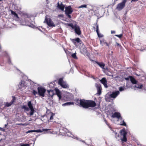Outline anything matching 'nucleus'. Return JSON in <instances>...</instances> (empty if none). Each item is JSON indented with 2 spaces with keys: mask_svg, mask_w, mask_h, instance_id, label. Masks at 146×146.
<instances>
[{
  "mask_svg": "<svg viewBox=\"0 0 146 146\" xmlns=\"http://www.w3.org/2000/svg\"><path fill=\"white\" fill-rule=\"evenodd\" d=\"M74 29L75 33L78 35H80L81 34V31L79 27L77 25L75 26L73 29Z\"/></svg>",
  "mask_w": 146,
  "mask_h": 146,
  "instance_id": "9d476101",
  "label": "nucleus"
},
{
  "mask_svg": "<svg viewBox=\"0 0 146 146\" xmlns=\"http://www.w3.org/2000/svg\"><path fill=\"white\" fill-rule=\"evenodd\" d=\"M21 146H29L30 145L29 144H20Z\"/></svg>",
  "mask_w": 146,
  "mask_h": 146,
  "instance_id": "e433bc0d",
  "label": "nucleus"
},
{
  "mask_svg": "<svg viewBox=\"0 0 146 146\" xmlns=\"http://www.w3.org/2000/svg\"><path fill=\"white\" fill-rule=\"evenodd\" d=\"M73 104H74V103L73 102H67L62 104V106H65Z\"/></svg>",
  "mask_w": 146,
  "mask_h": 146,
  "instance_id": "412c9836",
  "label": "nucleus"
},
{
  "mask_svg": "<svg viewBox=\"0 0 146 146\" xmlns=\"http://www.w3.org/2000/svg\"><path fill=\"white\" fill-rule=\"evenodd\" d=\"M129 78L131 83L133 84H136L137 81L132 76H129Z\"/></svg>",
  "mask_w": 146,
  "mask_h": 146,
  "instance_id": "f3484780",
  "label": "nucleus"
},
{
  "mask_svg": "<svg viewBox=\"0 0 146 146\" xmlns=\"http://www.w3.org/2000/svg\"><path fill=\"white\" fill-rule=\"evenodd\" d=\"M37 90L39 95L44 97L46 90L42 87H38L37 88Z\"/></svg>",
  "mask_w": 146,
  "mask_h": 146,
  "instance_id": "423d86ee",
  "label": "nucleus"
},
{
  "mask_svg": "<svg viewBox=\"0 0 146 146\" xmlns=\"http://www.w3.org/2000/svg\"><path fill=\"white\" fill-rule=\"evenodd\" d=\"M119 94V91H116L115 92H113L110 95V96L111 98H115Z\"/></svg>",
  "mask_w": 146,
  "mask_h": 146,
  "instance_id": "f8f14e48",
  "label": "nucleus"
},
{
  "mask_svg": "<svg viewBox=\"0 0 146 146\" xmlns=\"http://www.w3.org/2000/svg\"><path fill=\"white\" fill-rule=\"evenodd\" d=\"M87 7V5H81L80 6H79L78 7V8H86Z\"/></svg>",
  "mask_w": 146,
  "mask_h": 146,
  "instance_id": "c756f323",
  "label": "nucleus"
},
{
  "mask_svg": "<svg viewBox=\"0 0 146 146\" xmlns=\"http://www.w3.org/2000/svg\"><path fill=\"white\" fill-rule=\"evenodd\" d=\"M111 117L113 118H117L118 119L120 120H122V118L121 117L120 114V113L117 112H115L111 116Z\"/></svg>",
  "mask_w": 146,
  "mask_h": 146,
  "instance_id": "1a4fd4ad",
  "label": "nucleus"
},
{
  "mask_svg": "<svg viewBox=\"0 0 146 146\" xmlns=\"http://www.w3.org/2000/svg\"><path fill=\"white\" fill-rule=\"evenodd\" d=\"M95 86L97 88V94L99 95H100L101 94V87L100 85L96 83L95 84Z\"/></svg>",
  "mask_w": 146,
  "mask_h": 146,
  "instance_id": "9b49d317",
  "label": "nucleus"
},
{
  "mask_svg": "<svg viewBox=\"0 0 146 146\" xmlns=\"http://www.w3.org/2000/svg\"><path fill=\"white\" fill-rule=\"evenodd\" d=\"M22 82H23L22 81L21 82V84H19V87L20 88H22L23 87H24V84L23 83H22Z\"/></svg>",
  "mask_w": 146,
  "mask_h": 146,
  "instance_id": "4be33fe9",
  "label": "nucleus"
},
{
  "mask_svg": "<svg viewBox=\"0 0 146 146\" xmlns=\"http://www.w3.org/2000/svg\"><path fill=\"white\" fill-rule=\"evenodd\" d=\"M35 132V130H29L27 132V133H28L31 132Z\"/></svg>",
  "mask_w": 146,
  "mask_h": 146,
  "instance_id": "58836bf2",
  "label": "nucleus"
},
{
  "mask_svg": "<svg viewBox=\"0 0 146 146\" xmlns=\"http://www.w3.org/2000/svg\"><path fill=\"white\" fill-rule=\"evenodd\" d=\"M81 52L83 54L86 53L87 52L86 48L85 47H84Z\"/></svg>",
  "mask_w": 146,
  "mask_h": 146,
  "instance_id": "393cba45",
  "label": "nucleus"
},
{
  "mask_svg": "<svg viewBox=\"0 0 146 146\" xmlns=\"http://www.w3.org/2000/svg\"><path fill=\"white\" fill-rule=\"evenodd\" d=\"M100 81L104 85L105 88H107L108 87L107 85V81L105 78H103L102 79L100 80Z\"/></svg>",
  "mask_w": 146,
  "mask_h": 146,
  "instance_id": "ddd939ff",
  "label": "nucleus"
},
{
  "mask_svg": "<svg viewBox=\"0 0 146 146\" xmlns=\"http://www.w3.org/2000/svg\"><path fill=\"white\" fill-rule=\"evenodd\" d=\"M124 90V88L122 87L119 88V90L120 91H122Z\"/></svg>",
  "mask_w": 146,
  "mask_h": 146,
  "instance_id": "4c0bfd02",
  "label": "nucleus"
},
{
  "mask_svg": "<svg viewBox=\"0 0 146 146\" xmlns=\"http://www.w3.org/2000/svg\"><path fill=\"white\" fill-rule=\"evenodd\" d=\"M16 125H24V124H23L22 123H17L16 124Z\"/></svg>",
  "mask_w": 146,
  "mask_h": 146,
  "instance_id": "79ce46f5",
  "label": "nucleus"
},
{
  "mask_svg": "<svg viewBox=\"0 0 146 146\" xmlns=\"http://www.w3.org/2000/svg\"><path fill=\"white\" fill-rule=\"evenodd\" d=\"M115 33V31H111V34H114V33Z\"/></svg>",
  "mask_w": 146,
  "mask_h": 146,
  "instance_id": "37998d69",
  "label": "nucleus"
},
{
  "mask_svg": "<svg viewBox=\"0 0 146 146\" xmlns=\"http://www.w3.org/2000/svg\"><path fill=\"white\" fill-rule=\"evenodd\" d=\"M54 115V114L53 113H51L50 114V120H51L53 119V116Z\"/></svg>",
  "mask_w": 146,
  "mask_h": 146,
  "instance_id": "7c9ffc66",
  "label": "nucleus"
},
{
  "mask_svg": "<svg viewBox=\"0 0 146 146\" xmlns=\"http://www.w3.org/2000/svg\"><path fill=\"white\" fill-rule=\"evenodd\" d=\"M97 64L102 68L103 69H105L104 68V66L105 64L103 62H96Z\"/></svg>",
  "mask_w": 146,
  "mask_h": 146,
  "instance_id": "6ab92c4d",
  "label": "nucleus"
},
{
  "mask_svg": "<svg viewBox=\"0 0 146 146\" xmlns=\"http://www.w3.org/2000/svg\"><path fill=\"white\" fill-rule=\"evenodd\" d=\"M115 36L118 37L119 38H121L123 36V35L122 34H120V35H115Z\"/></svg>",
  "mask_w": 146,
  "mask_h": 146,
  "instance_id": "cd10ccee",
  "label": "nucleus"
},
{
  "mask_svg": "<svg viewBox=\"0 0 146 146\" xmlns=\"http://www.w3.org/2000/svg\"><path fill=\"white\" fill-rule=\"evenodd\" d=\"M28 106L29 108L24 105L21 107V108L24 110V111L26 112L27 115L30 116L33 115L34 113L35 110L31 101L28 102Z\"/></svg>",
  "mask_w": 146,
  "mask_h": 146,
  "instance_id": "f03ea898",
  "label": "nucleus"
},
{
  "mask_svg": "<svg viewBox=\"0 0 146 146\" xmlns=\"http://www.w3.org/2000/svg\"><path fill=\"white\" fill-rule=\"evenodd\" d=\"M116 45H117V46H119L120 45L119 44L117 43H116Z\"/></svg>",
  "mask_w": 146,
  "mask_h": 146,
  "instance_id": "09e8293b",
  "label": "nucleus"
},
{
  "mask_svg": "<svg viewBox=\"0 0 146 146\" xmlns=\"http://www.w3.org/2000/svg\"><path fill=\"white\" fill-rule=\"evenodd\" d=\"M38 93V92H37L35 91V90H34L33 91V93L35 96L36 94H37Z\"/></svg>",
  "mask_w": 146,
  "mask_h": 146,
  "instance_id": "f704fd0d",
  "label": "nucleus"
},
{
  "mask_svg": "<svg viewBox=\"0 0 146 146\" xmlns=\"http://www.w3.org/2000/svg\"><path fill=\"white\" fill-rule=\"evenodd\" d=\"M57 4L58 7L59 9H60L62 11H63L64 8V5L62 3H61V4H60L59 3H58Z\"/></svg>",
  "mask_w": 146,
  "mask_h": 146,
  "instance_id": "dca6fc26",
  "label": "nucleus"
},
{
  "mask_svg": "<svg viewBox=\"0 0 146 146\" xmlns=\"http://www.w3.org/2000/svg\"><path fill=\"white\" fill-rule=\"evenodd\" d=\"M76 101L77 103L80 104V100L79 99H77L76 100Z\"/></svg>",
  "mask_w": 146,
  "mask_h": 146,
  "instance_id": "ea45409f",
  "label": "nucleus"
},
{
  "mask_svg": "<svg viewBox=\"0 0 146 146\" xmlns=\"http://www.w3.org/2000/svg\"><path fill=\"white\" fill-rule=\"evenodd\" d=\"M76 53L75 52V53L72 54L71 56H72V57L73 58H74L75 59H77V57L76 56Z\"/></svg>",
  "mask_w": 146,
  "mask_h": 146,
  "instance_id": "b1692460",
  "label": "nucleus"
},
{
  "mask_svg": "<svg viewBox=\"0 0 146 146\" xmlns=\"http://www.w3.org/2000/svg\"><path fill=\"white\" fill-rule=\"evenodd\" d=\"M104 121L105 123L107 124V125L108 126L109 124L108 123L107 121L105 119H104Z\"/></svg>",
  "mask_w": 146,
  "mask_h": 146,
  "instance_id": "a19ab883",
  "label": "nucleus"
},
{
  "mask_svg": "<svg viewBox=\"0 0 146 146\" xmlns=\"http://www.w3.org/2000/svg\"><path fill=\"white\" fill-rule=\"evenodd\" d=\"M111 54H112L113 53V52L112 51L111 52Z\"/></svg>",
  "mask_w": 146,
  "mask_h": 146,
  "instance_id": "5fc2aeb1",
  "label": "nucleus"
},
{
  "mask_svg": "<svg viewBox=\"0 0 146 146\" xmlns=\"http://www.w3.org/2000/svg\"><path fill=\"white\" fill-rule=\"evenodd\" d=\"M120 139L122 142H125L127 141L126 138V132L123 130H121L120 131Z\"/></svg>",
  "mask_w": 146,
  "mask_h": 146,
  "instance_id": "7ed1b4c3",
  "label": "nucleus"
},
{
  "mask_svg": "<svg viewBox=\"0 0 146 146\" xmlns=\"http://www.w3.org/2000/svg\"><path fill=\"white\" fill-rule=\"evenodd\" d=\"M105 69H104V70H108V68H105Z\"/></svg>",
  "mask_w": 146,
  "mask_h": 146,
  "instance_id": "3c124183",
  "label": "nucleus"
},
{
  "mask_svg": "<svg viewBox=\"0 0 146 146\" xmlns=\"http://www.w3.org/2000/svg\"><path fill=\"white\" fill-rule=\"evenodd\" d=\"M96 32L97 33V34H98V37H102V35H100L99 33V32H98V24L96 23Z\"/></svg>",
  "mask_w": 146,
  "mask_h": 146,
  "instance_id": "aec40b11",
  "label": "nucleus"
},
{
  "mask_svg": "<svg viewBox=\"0 0 146 146\" xmlns=\"http://www.w3.org/2000/svg\"><path fill=\"white\" fill-rule=\"evenodd\" d=\"M96 105L95 102L92 100H80V106L83 108L87 109L90 107H94Z\"/></svg>",
  "mask_w": 146,
  "mask_h": 146,
  "instance_id": "f257e3e1",
  "label": "nucleus"
},
{
  "mask_svg": "<svg viewBox=\"0 0 146 146\" xmlns=\"http://www.w3.org/2000/svg\"><path fill=\"white\" fill-rule=\"evenodd\" d=\"M49 130V129H43V131H47Z\"/></svg>",
  "mask_w": 146,
  "mask_h": 146,
  "instance_id": "49530a36",
  "label": "nucleus"
},
{
  "mask_svg": "<svg viewBox=\"0 0 146 146\" xmlns=\"http://www.w3.org/2000/svg\"><path fill=\"white\" fill-rule=\"evenodd\" d=\"M115 134V137L117 139H118L119 138V135L117 134V133L116 132H114Z\"/></svg>",
  "mask_w": 146,
  "mask_h": 146,
  "instance_id": "72a5a7b5",
  "label": "nucleus"
},
{
  "mask_svg": "<svg viewBox=\"0 0 146 146\" xmlns=\"http://www.w3.org/2000/svg\"><path fill=\"white\" fill-rule=\"evenodd\" d=\"M0 129L1 130V131H5V130L3 129V128H1V127H0Z\"/></svg>",
  "mask_w": 146,
  "mask_h": 146,
  "instance_id": "a18cd8bd",
  "label": "nucleus"
},
{
  "mask_svg": "<svg viewBox=\"0 0 146 146\" xmlns=\"http://www.w3.org/2000/svg\"><path fill=\"white\" fill-rule=\"evenodd\" d=\"M47 92L48 93L49 96H50L52 97L54 95L53 91L51 89H50L49 90H47Z\"/></svg>",
  "mask_w": 146,
  "mask_h": 146,
  "instance_id": "a211bd4d",
  "label": "nucleus"
},
{
  "mask_svg": "<svg viewBox=\"0 0 146 146\" xmlns=\"http://www.w3.org/2000/svg\"><path fill=\"white\" fill-rule=\"evenodd\" d=\"M55 91L56 94L59 98V100H60L61 98V96L60 91L58 89H55Z\"/></svg>",
  "mask_w": 146,
  "mask_h": 146,
  "instance_id": "2eb2a0df",
  "label": "nucleus"
},
{
  "mask_svg": "<svg viewBox=\"0 0 146 146\" xmlns=\"http://www.w3.org/2000/svg\"><path fill=\"white\" fill-rule=\"evenodd\" d=\"M104 43L107 46H109L108 44L106 42H105Z\"/></svg>",
  "mask_w": 146,
  "mask_h": 146,
  "instance_id": "de8ad7c7",
  "label": "nucleus"
},
{
  "mask_svg": "<svg viewBox=\"0 0 146 146\" xmlns=\"http://www.w3.org/2000/svg\"><path fill=\"white\" fill-rule=\"evenodd\" d=\"M65 9V13L66 15L70 19L71 18V17L70 14H71L73 12L72 8L71 6H69L66 7Z\"/></svg>",
  "mask_w": 146,
  "mask_h": 146,
  "instance_id": "20e7f679",
  "label": "nucleus"
},
{
  "mask_svg": "<svg viewBox=\"0 0 146 146\" xmlns=\"http://www.w3.org/2000/svg\"><path fill=\"white\" fill-rule=\"evenodd\" d=\"M2 0H0V1H2Z\"/></svg>",
  "mask_w": 146,
  "mask_h": 146,
  "instance_id": "6e6d98bb",
  "label": "nucleus"
},
{
  "mask_svg": "<svg viewBox=\"0 0 146 146\" xmlns=\"http://www.w3.org/2000/svg\"><path fill=\"white\" fill-rule=\"evenodd\" d=\"M75 39L76 42H77L78 43H80L81 41L79 38H77Z\"/></svg>",
  "mask_w": 146,
  "mask_h": 146,
  "instance_id": "c85d7f7f",
  "label": "nucleus"
},
{
  "mask_svg": "<svg viewBox=\"0 0 146 146\" xmlns=\"http://www.w3.org/2000/svg\"><path fill=\"white\" fill-rule=\"evenodd\" d=\"M12 99L10 102H7L6 104V106L7 107H9L11 106L15 100V98L14 96H12Z\"/></svg>",
  "mask_w": 146,
  "mask_h": 146,
  "instance_id": "4468645a",
  "label": "nucleus"
},
{
  "mask_svg": "<svg viewBox=\"0 0 146 146\" xmlns=\"http://www.w3.org/2000/svg\"><path fill=\"white\" fill-rule=\"evenodd\" d=\"M138 0H132V1H137Z\"/></svg>",
  "mask_w": 146,
  "mask_h": 146,
  "instance_id": "8fccbe9b",
  "label": "nucleus"
},
{
  "mask_svg": "<svg viewBox=\"0 0 146 146\" xmlns=\"http://www.w3.org/2000/svg\"><path fill=\"white\" fill-rule=\"evenodd\" d=\"M11 14L12 15H14V16H15L16 17H17V18H18V16L17 14L15 12H14V11H13L12 10L11 11Z\"/></svg>",
  "mask_w": 146,
  "mask_h": 146,
  "instance_id": "5701e85b",
  "label": "nucleus"
},
{
  "mask_svg": "<svg viewBox=\"0 0 146 146\" xmlns=\"http://www.w3.org/2000/svg\"><path fill=\"white\" fill-rule=\"evenodd\" d=\"M70 40L71 41L73 42L74 44L75 45H76V41L75 40V39H70Z\"/></svg>",
  "mask_w": 146,
  "mask_h": 146,
  "instance_id": "473e14b6",
  "label": "nucleus"
},
{
  "mask_svg": "<svg viewBox=\"0 0 146 146\" xmlns=\"http://www.w3.org/2000/svg\"><path fill=\"white\" fill-rule=\"evenodd\" d=\"M143 86V85L142 84H141L140 85L138 84H137L136 86H135V87L137 88H138L139 89H141L142 88V87Z\"/></svg>",
  "mask_w": 146,
  "mask_h": 146,
  "instance_id": "a878e982",
  "label": "nucleus"
},
{
  "mask_svg": "<svg viewBox=\"0 0 146 146\" xmlns=\"http://www.w3.org/2000/svg\"><path fill=\"white\" fill-rule=\"evenodd\" d=\"M35 132H36L38 133H41L42 132V131L40 129H38L37 130H35Z\"/></svg>",
  "mask_w": 146,
  "mask_h": 146,
  "instance_id": "c9c22d12",
  "label": "nucleus"
},
{
  "mask_svg": "<svg viewBox=\"0 0 146 146\" xmlns=\"http://www.w3.org/2000/svg\"><path fill=\"white\" fill-rule=\"evenodd\" d=\"M7 125H8V124H7H7H5V127H6V126H7Z\"/></svg>",
  "mask_w": 146,
  "mask_h": 146,
  "instance_id": "603ef678",
  "label": "nucleus"
},
{
  "mask_svg": "<svg viewBox=\"0 0 146 146\" xmlns=\"http://www.w3.org/2000/svg\"><path fill=\"white\" fill-rule=\"evenodd\" d=\"M32 120V119H29V121H31Z\"/></svg>",
  "mask_w": 146,
  "mask_h": 146,
  "instance_id": "864d4df0",
  "label": "nucleus"
},
{
  "mask_svg": "<svg viewBox=\"0 0 146 146\" xmlns=\"http://www.w3.org/2000/svg\"><path fill=\"white\" fill-rule=\"evenodd\" d=\"M130 79L129 78L127 77V78H125V79L127 80H129V79Z\"/></svg>",
  "mask_w": 146,
  "mask_h": 146,
  "instance_id": "c03bdc74",
  "label": "nucleus"
},
{
  "mask_svg": "<svg viewBox=\"0 0 146 146\" xmlns=\"http://www.w3.org/2000/svg\"><path fill=\"white\" fill-rule=\"evenodd\" d=\"M58 84L63 88H66L69 87V85L62 78L59 79L58 81Z\"/></svg>",
  "mask_w": 146,
  "mask_h": 146,
  "instance_id": "39448f33",
  "label": "nucleus"
},
{
  "mask_svg": "<svg viewBox=\"0 0 146 146\" xmlns=\"http://www.w3.org/2000/svg\"><path fill=\"white\" fill-rule=\"evenodd\" d=\"M127 0H123L121 3L118 4L116 7V9L119 11H120L123 9L125 6V4Z\"/></svg>",
  "mask_w": 146,
  "mask_h": 146,
  "instance_id": "0eeeda50",
  "label": "nucleus"
},
{
  "mask_svg": "<svg viewBox=\"0 0 146 146\" xmlns=\"http://www.w3.org/2000/svg\"><path fill=\"white\" fill-rule=\"evenodd\" d=\"M76 24L73 25L71 23L68 24V25L72 29H73L76 25Z\"/></svg>",
  "mask_w": 146,
  "mask_h": 146,
  "instance_id": "bb28decb",
  "label": "nucleus"
},
{
  "mask_svg": "<svg viewBox=\"0 0 146 146\" xmlns=\"http://www.w3.org/2000/svg\"><path fill=\"white\" fill-rule=\"evenodd\" d=\"M120 125H123V126H126V123L124 122V120L122 121V123H121Z\"/></svg>",
  "mask_w": 146,
  "mask_h": 146,
  "instance_id": "2f4dec72",
  "label": "nucleus"
},
{
  "mask_svg": "<svg viewBox=\"0 0 146 146\" xmlns=\"http://www.w3.org/2000/svg\"><path fill=\"white\" fill-rule=\"evenodd\" d=\"M44 23H46L50 27H54L55 26L54 24L50 19H48L46 18Z\"/></svg>",
  "mask_w": 146,
  "mask_h": 146,
  "instance_id": "6e6552de",
  "label": "nucleus"
}]
</instances>
